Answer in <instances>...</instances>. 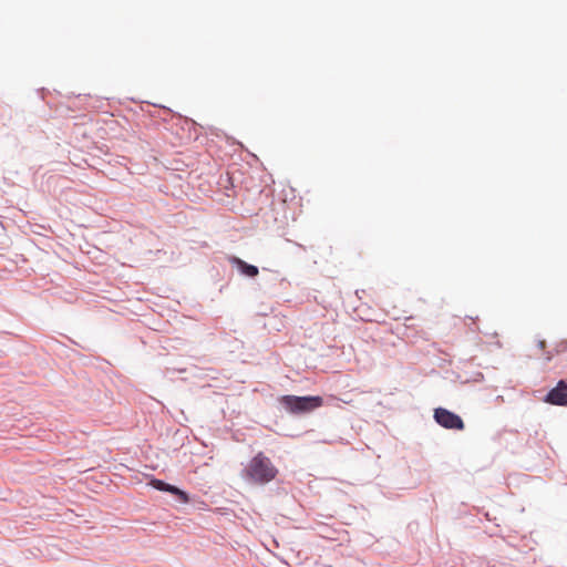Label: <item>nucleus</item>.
<instances>
[{"mask_svg":"<svg viewBox=\"0 0 567 567\" xmlns=\"http://www.w3.org/2000/svg\"><path fill=\"white\" fill-rule=\"evenodd\" d=\"M279 470L264 452L255 454L241 470V478L251 485L265 486L276 480Z\"/></svg>","mask_w":567,"mask_h":567,"instance_id":"1","label":"nucleus"},{"mask_svg":"<svg viewBox=\"0 0 567 567\" xmlns=\"http://www.w3.org/2000/svg\"><path fill=\"white\" fill-rule=\"evenodd\" d=\"M278 402L285 411L291 415H306L323 405L321 395H293L285 394L278 398Z\"/></svg>","mask_w":567,"mask_h":567,"instance_id":"2","label":"nucleus"},{"mask_svg":"<svg viewBox=\"0 0 567 567\" xmlns=\"http://www.w3.org/2000/svg\"><path fill=\"white\" fill-rule=\"evenodd\" d=\"M433 420L445 430L463 431L465 429V423L461 415L443 406L433 410Z\"/></svg>","mask_w":567,"mask_h":567,"instance_id":"3","label":"nucleus"},{"mask_svg":"<svg viewBox=\"0 0 567 567\" xmlns=\"http://www.w3.org/2000/svg\"><path fill=\"white\" fill-rule=\"evenodd\" d=\"M147 485L158 492H163V493L173 495L182 504H188L192 501L190 494L188 492L179 488L176 485L167 483L166 481H164L162 478H157L154 475H151L148 477Z\"/></svg>","mask_w":567,"mask_h":567,"instance_id":"4","label":"nucleus"},{"mask_svg":"<svg viewBox=\"0 0 567 567\" xmlns=\"http://www.w3.org/2000/svg\"><path fill=\"white\" fill-rule=\"evenodd\" d=\"M544 402L567 408V380H559L545 395Z\"/></svg>","mask_w":567,"mask_h":567,"instance_id":"5","label":"nucleus"},{"mask_svg":"<svg viewBox=\"0 0 567 567\" xmlns=\"http://www.w3.org/2000/svg\"><path fill=\"white\" fill-rule=\"evenodd\" d=\"M226 259L245 278L255 279L259 275V268L256 265L249 264L238 256L227 255Z\"/></svg>","mask_w":567,"mask_h":567,"instance_id":"6","label":"nucleus"},{"mask_svg":"<svg viewBox=\"0 0 567 567\" xmlns=\"http://www.w3.org/2000/svg\"><path fill=\"white\" fill-rule=\"evenodd\" d=\"M537 346H538L539 349H544L546 347V341L545 340H539Z\"/></svg>","mask_w":567,"mask_h":567,"instance_id":"7","label":"nucleus"},{"mask_svg":"<svg viewBox=\"0 0 567 567\" xmlns=\"http://www.w3.org/2000/svg\"><path fill=\"white\" fill-rule=\"evenodd\" d=\"M565 349H567V340L564 341Z\"/></svg>","mask_w":567,"mask_h":567,"instance_id":"8","label":"nucleus"}]
</instances>
